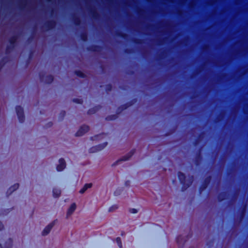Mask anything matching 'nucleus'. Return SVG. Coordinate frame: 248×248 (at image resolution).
Segmentation results:
<instances>
[{"label":"nucleus","instance_id":"obj_1","mask_svg":"<svg viewBox=\"0 0 248 248\" xmlns=\"http://www.w3.org/2000/svg\"><path fill=\"white\" fill-rule=\"evenodd\" d=\"M177 176L180 183L182 185L181 188L182 191H184L192 184L193 181V176H190L187 180H186V176L185 174L181 171H179L178 172Z\"/></svg>","mask_w":248,"mask_h":248},{"label":"nucleus","instance_id":"obj_2","mask_svg":"<svg viewBox=\"0 0 248 248\" xmlns=\"http://www.w3.org/2000/svg\"><path fill=\"white\" fill-rule=\"evenodd\" d=\"M192 236V233H189L186 236L183 237L182 235H179L176 238V242L179 248H183L186 242Z\"/></svg>","mask_w":248,"mask_h":248},{"label":"nucleus","instance_id":"obj_3","mask_svg":"<svg viewBox=\"0 0 248 248\" xmlns=\"http://www.w3.org/2000/svg\"><path fill=\"white\" fill-rule=\"evenodd\" d=\"M39 77L41 82H44L47 84L51 83L54 80V77L52 75L45 76V73L42 72H39Z\"/></svg>","mask_w":248,"mask_h":248},{"label":"nucleus","instance_id":"obj_4","mask_svg":"<svg viewBox=\"0 0 248 248\" xmlns=\"http://www.w3.org/2000/svg\"><path fill=\"white\" fill-rule=\"evenodd\" d=\"M137 101V98H134L130 101L119 106L117 109V114L121 113L123 110L127 109L128 107L132 106Z\"/></svg>","mask_w":248,"mask_h":248},{"label":"nucleus","instance_id":"obj_5","mask_svg":"<svg viewBox=\"0 0 248 248\" xmlns=\"http://www.w3.org/2000/svg\"><path fill=\"white\" fill-rule=\"evenodd\" d=\"M16 111L19 122L20 123H23L25 119L23 108L21 106H16Z\"/></svg>","mask_w":248,"mask_h":248},{"label":"nucleus","instance_id":"obj_6","mask_svg":"<svg viewBox=\"0 0 248 248\" xmlns=\"http://www.w3.org/2000/svg\"><path fill=\"white\" fill-rule=\"evenodd\" d=\"M108 145L107 142L98 144L94 146H93L89 149V152L91 153H95L103 149Z\"/></svg>","mask_w":248,"mask_h":248},{"label":"nucleus","instance_id":"obj_7","mask_svg":"<svg viewBox=\"0 0 248 248\" xmlns=\"http://www.w3.org/2000/svg\"><path fill=\"white\" fill-rule=\"evenodd\" d=\"M211 176L210 175L207 176L204 179L203 183H202V184L201 185V186H200V187L199 188V193L200 194H201L202 192L207 187V186H208V185H209V184L211 182Z\"/></svg>","mask_w":248,"mask_h":248},{"label":"nucleus","instance_id":"obj_8","mask_svg":"<svg viewBox=\"0 0 248 248\" xmlns=\"http://www.w3.org/2000/svg\"><path fill=\"white\" fill-rule=\"evenodd\" d=\"M89 129H90V128H89V126L85 125V124H83L79 127V128L78 129V131L75 133V136L76 137L82 136L84 134H85L86 133L88 132Z\"/></svg>","mask_w":248,"mask_h":248},{"label":"nucleus","instance_id":"obj_9","mask_svg":"<svg viewBox=\"0 0 248 248\" xmlns=\"http://www.w3.org/2000/svg\"><path fill=\"white\" fill-rule=\"evenodd\" d=\"M135 153V149L131 150L126 155L123 156L121 158H120V159L118 160L115 162H114L112 165V166H115L120 161L128 160L130 158H131L133 156V155Z\"/></svg>","mask_w":248,"mask_h":248},{"label":"nucleus","instance_id":"obj_10","mask_svg":"<svg viewBox=\"0 0 248 248\" xmlns=\"http://www.w3.org/2000/svg\"><path fill=\"white\" fill-rule=\"evenodd\" d=\"M56 25V22L55 20H50L46 22L43 27H44L46 31H49L54 29Z\"/></svg>","mask_w":248,"mask_h":248},{"label":"nucleus","instance_id":"obj_11","mask_svg":"<svg viewBox=\"0 0 248 248\" xmlns=\"http://www.w3.org/2000/svg\"><path fill=\"white\" fill-rule=\"evenodd\" d=\"M57 221V219L54 220L53 222L47 225L43 230L42 232V235L46 236L47 234H48L50 232L51 230L52 229L54 225H55V222H56Z\"/></svg>","mask_w":248,"mask_h":248},{"label":"nucleus","instance_id":"obj_12","mask_svg":"<svg viewBox=\"0 0 248 248\" xmlns=\"http://www.w3.org/2000/svg\"><path fill=\"white\" fill-rule=\"evenodd\" d=\"M102 47L99 45H92L87 47V49L90 52H100L101 51Z\"/></svg>","mask_w":248,"mask_h":248},{"label":"nucleus","instance_id":"obj_13","mask_svg":"<svg viewBox=\"0 0 248 248\" xmlns=\"http://www.w3.org/2000/svg\"><path fill=\"white\" fill-rule=\"evenodd\" d=\"M59 164L57 166L56 169L58 171L63 170L66 167V163L64 159L62 158L59 159Z\"/></svg>","mask_w":248,"mask_h":248},{"label":"nucleus","instance_id":"obj_14","mask_svg":"<svg viewBox=\"0 0 248 248\" xmlns=\"http://www.w3.org/2000/svg\"><path fill=\"white\" fill-rule=\"evenodd\" d=\"M202 148H200L196 154L194 162L196 166H199L202 160V156L201 154Z\"/></svg>","mask_w":248,"mask_h":248},{"label":"nucleus","instance_id":"obj_15","mask_svg":"<svg viewBox=\"0 0 248 248\" xmlns=\"http://www.w3.org/2000/svg\"><path fill=\"white\" fill-rule=\"evenodd\" d=\"M19 185L18 183L15 184L11 186H10L6 192V195L7 196L10 195L13 192L17 189L19 187Z\"/></svg>","mask_w":248,"mask_h":248},{"label":"nucleus","instance_id":"obj_16","mask_svg":"<svg viewBox=\"0 0 248 248\" xmlns=\"http://www.w3.org/2000/svg\"><path fill=\"white\" fill-rule=\"evenodd\" d=\"M102 107L101 105L95 106L94 107L90 108L87 111V114L89 115L95 114Z\"/></svg>","mask_w":248,"mask_h":248},{"label":"nucleus","instance_id":"obj_17","mask_svg":"<svg viewBox=\"0 0 248 248\" xmlns=\"http://www.w3.org/2000/svg\"><path fill=\"white\" fill-rule=\"evenodd\" d=\"M17 39L18 36L17 35H13L9 38L8 41L10 43V45L12 46V47H15Z\"/></svg>","mask_w":248,"mask_h":248},{"label":"nucleus","instance_id":"obj_18","mask_svg":"<svg viewBox=\"0 0 248 248\" xmlns=\"http://www.w3.org/2000/svg\"><path fill=\"white\" fill-rule=\"evenodd\" d=\"M76 209V204L75 203H73L71 204L70 207L68 208L67 212V217L72 215Z\"/></svg>","mask_w":248,"mask_h":248},{"label":"nucleus","instance_id":"obj_19","mask_svg":"<svg viewBox=\"0 0 248 248\" xmlns=\"http://www.w3.org/2000/svg\"><path fill=\"white\" fill-rule=\"evenodd\" d=\"M72 21L76 26H79L81 24L80 18L75 14L72 16Z\"/></svg>","mask_w":248,"mask_h":248},{"label":"nucleus","instance_id":"obj_20","mask_svg":"<svg viewBox=\"0 0 248 248\" xmlns=\"http://www.w3.org/2000/svg\"><path fill=\"white\" fill-rule=\"evenodd\" d=\"M227 194L226 192H221L217 195V200L218 202H221L224 200L226 197Z\"/></svg>","mask_w":248,"mask_h":248},{"label":"nucleus","instance_id":"obj_21","mask_svg":"<svg viewBox=\"0 0 248 248\" xmlns=\"http://www.w3.org/2000/svg\"><path fill=\"white\" fill-rule=\"evenodd\" d=\"M92 183H87L85 184L83 187L79 190V193L81 194L84 193L88 188H91L92 186Z\"/></svg>","mask_w":248,"mask_h":248},{"label":"nucleus","instance_id":"obj_22","mask_svg":"<svg viewBox=\"0 0 248 248\" xmlns=\"http://www.w3.org/2000/svg\"><path fill=\"white\" fill-rule=\"evenodd\" d=\"M53 196L55 198H58L61 194V191L60 189L57 188H53L52 190Z\"/></svg>","mask_w":248,"mask_h":248},{"label":"nucleus","instance_id":"obj_23","mask_svg":"<svg viewBox=\"0 0 248 248\" xmlns=\"http://www.w3.org/2000/svg\"><path fill=\"white\" fill-rule=\"evenodd\" d=\"M90 12L93 19H97L99 18V15L95 9H91Z\"/></svg>","mask_w":248,"mask_h":248},{"label":"nucleus","instance_id":"obj_24","mask_svg":"<svg viewBox=\"0 0 248 248\" xmlns=\"http://www.w3.org/2000/svg\"><path fill=\"white\" fill-rule=\"evenodd\" d=\"M8 62V58L6 57H3L0 60V71L1 70L2 67L4 66V65Z\"/></svg>","mask_w":248,"mask_h":248},{"label":"nucleus","instance_id":"obj_25","mask_svg":"<svg viewBox=\"0 0 248 248\" xmlns=\"http://www.w3.org/2000/svg\"><path fill=\"white\" fill-rule=\"evenodd\" d=\"M116 35L117 36L124 39H126L128 36L127 34L121 31H117L116 32Z\"/></svg>","mask_w":248,"mask_h":248},{"label":"nucleus","instance_id":"obj_26","mask_svg":"<svg viewBox=\"0 0 248 248\" xmlns=\"http://www.w3.org/2000/svg\"><path fill=\"white\" fill-rule=\"evenodd\" d=\"M74 73L78 77L81 78H85L86 77V75L80 70H76Z\"/></svg>","mask_w":248,"mask_h":248},{"label":"nucleus","instance_id":"obj_27","mask_svg":"<svg viewBox=\"0 0 248 248\" xmlns=\"http://www.w3.org/2000/svg\"><path fill=\"white\" fill-rule=\"evenodd\" d=\"M81 40L83 42H86L88 40V35L85 32H83L80 34V35Z\"/></svg>","mask_w":248,"mask_h":248},{"label":"nucleus","instance_id":"obj_28","mask_svg":"<svg viewBox=\"0 0 248 248\" xmlns=\"http://www.w3.org/2000/svg\"><path fill=\"white\" fill-rule=\"evenodd\" d=\"M117 118V115L116 114L110 115L107 116L105 119L107 121H112L114 120Z\"/></svg>","mask_w":248,"mask_h":248},{"label":"nucleus","instance_id":"obj_29","mask_svg":"<svg viewBox=\"0 0 248 248\" xmlns=\"http://www.w3.org/2000/svg\"><path fill=\"white\" fill-rule=\"evenodd\" d=\"M13 244V240L11 238H9L8 239V240L6 242L5 245L6 248H11Z\"/></svg>","mask_w":248,"mask_h":248},{"label":"nucleus","instance_id":"obj_30","mask_svg":"<svg viewBox=\"0 0 248 248\" xmlns=\"http://www.w3.org/2000/svg\"><path fill=\"white\" fill-rule=\"evenodd\" d=\"M204 134V133L203 132H202L198 136V138L196 139L195 141H194V145L195 146H196L198 144L200 140V139L202 138V136Z\"/></svg>","mask_w":248,"mask_h":248},{"label":"nucleus","instance_id":"obj_31","mask_svg":"<svg viewBox=\"0 0 248 248\" xmlns=\"http://www.w3.org/2000/svg\"><path fill=\"white\" fill-rule=\"evenodd\" d=\"M65 115H66L65 111L62 110L59 114V120L60 121H62L64 119V117L65 116Z\"/></svg>","mask_w":248,"mask_h":248},{"label":"nucleus","instance_id":"obj_32","mask_svg":"<svg viewBox=\"0 0 248 248\" xmlns=\"http://www.w3.org/2000/svg\"><path fill=\"white\" fill-rule=\"evenodd\" d=\"M132 42L137 45L141 44L142 43V40L139 38H133L132 39Z\"/></svg>","mask_w":248,"mask_h":248},{"label":"nucleus","instance_id":"obj_33","mask_svg":"<svg viewBox=\"0 0 248 248\" xmlns=\"http://www.w3.org/2000/svg\"><path fill=\"white\" fill-rule=\"evenodd\" d=\"M14 47H12V46L10 45H7L5 49V53L8 54L11 52V51L14 49Z\"/></svg>","mask_w":248,"mask_h":248},{"label":"nucleus","instance_id":"obj_34","mask_svg":"<svg viewBox=\"0 0 248 248\" xmlns=\"http://www.w3.org/2000/svg\"><path fill=\"white\" fill-rule=\"evenodd\" d=\"M118 208V205L117 204H114L113 205H112L111 206H110L109 209H108V212H113V211H114L115 210L117 209Z\"/></svg>","mask_w":248,"mask_h":248},{"label":"nucleus","instance_id":"obj_35","mask_svg":"<svg viewBox=\"0 0 248 248\" xmlns=\"http://www.w3.org/2000/svg\"><path fill=\"white\" fill-rule=\"evenodd\" d=\"M116 241L120 248H123L121 239L120 237H118L116 238Z\"/></svg>","mask_w":248,"mask_h":248},{"label":"nucleus","instance_id":"obj_36","mask_svg":"<svg viewBox=\"0 0 248 248\" xmlns=\"http://www.w3.org/2000/svg\"><path fill=\"white\" fill-rule=\"evenodd\" d=\"M72 101L73 102L79 104H82L83 102V100L79 98H74Z\"/></svg>","mask_w":248,"mask_h":248},{"label":"nucleus","instance_id":"obj_37","mask_svg":"<svg viewBox=\"0 0 248 248\" xmlns=\"http://www.w3.org/2000/svg\"><path fill=\"white\" fill-rule=\"evenodd\" d=\"M112 89V86L111 84H108L106 85V88H105V90L107 92L111 91Z\"/></svg>","mask_w":248,"mask_h":248},{"label":"nucleus","instance_id":"obj_38","mask_svg":"<svg viewBox=\"0 0 248 248\" xmlns=\"http://www.w3.org/2000/svg\"><path fill=\"white\" fill-rule=\"evenodd\" d=\"M123 189L122 188H117L114 192V195L115 196H118L121 194L122 193Z\"/></svg>","mask_w":248,"mask_h":248},{"label":"nucleus","instance_id":"obj_39","mask_svg":"<svg viewBox=\"0 0 248 248\" xmlns=\"http://www.w3.org/2000/svg\"><path fill=\"white\" fill-rule=\"evenodd\" d=\"M129 212L132 214H136L138 212V210L135 208H130L129 209Z\"/></svg>","mask_w":248,"mask_h":248},{"label":"nucleus","instance_id":"obj_40","mask_svg":"<svg viewBox=\"0 0 248 248\" xmlns=\"http://www.w3.org/2000/svg\"><path fill=\"white\" fill-rule=\"evenodd\" d=\"M99 136H100V135H95V136H94L93 137H91V140H97Z\"/></svg>","mask_w":248,"mask_h":248},{"label":"nucleus","instance_id":"obj_41","mask_svg":"<svg viewBox=\"0 0 248 248\" xmlns=\"http://www.w3.org/2000/svg\"><path fill=\"white\" fill-rule=\"evenodd\" d=\"M124 52L127 54H130L132 52V50L131 49L126 48L124 50Z\"/></svg>","mask_w":248,"mask_h":248},{"label":"nucleus","instance_id":"obj_42","mask_svg":"<svg viewBox=\"0 0 248 248\" xmlns=\"http://www.w3.org/2000/svg\"><path fill=\"white\" fill-rule=\"evenodd\" d=\"M33 39V36H32V34L29 37H28V39H27V41L29 42V43H30L32 41Z\"/></svg>","mask_w":248,"mask_h":248},{"label":"nucleus","instance_id":"obj_43","mask_svg":"<svg viewBox=\"0 0 248 248\" xmlns=\"http://www.w3.org/2000/svg\"><path fill=\"white\" fill-rule=\"evenodd\" d=\"M33 55V51L32 50H31L30 52V53H29V59H31V57H32Z\"/></svg>","mask_w":248,"mask_h":248},{"label":"nucleus","instance_id":"obj_44","mask_svg":"<svg viewBox=\"0 0 248 248\" xmlns=\"http://www.w3.org/2000/svg\"><path fill=\"white\" fill-rule=\"evenodd\" d=\"M130 182L129 180H127L125 182L124 185L126 186H130Z\"/></svg>","mask_w":248,"mask_h":248},{"label":"nucleus","instance_id":"obj_45","mask_svg":"<svg viewBox=\"0 0 248 248\" xmlns=\"http://www.w3.org/2000/svg\"><path fill=\"white\" fill-rule=\"evenodd\" d=\"M4 229V226L2 222L0 221V231H2Z\"/></svg>","mask_w":248,"mask_h":248},{"label":"nucleus","instance_id":"obj_46","mask_svg":"<svg viewBox=\"0 0 248 248\" xmlns=\"http://www.w3.org/2000/svg\"><path fill=\"white\" fill-rule=\"evenodd\" d=\"M245 211V207H244L242 210V213L241 214V217H243Z\"/></svg>","mask_w":248,"mask_h":248},{"label":"nucleus","instance_id":"obj_47","mask_svg":"<svg viewBox=\"0 0 248 248\" xmlns=\"http://www.w3.org/2000/svg\"><path fill=\"white\" fill-rule=\"evenodd\" d=\"M47 125H48V127H51V126H52L53 125V123L52 122H49L48 124H47Z\"/></svg>","mask_w":248,"mask_h":248},{"label":"nucleus","instance_id":"obj_48","mask_svg":"<svg viewBox=\"0 0 248 248\" xmlns=\"http://www.w3.org/2000/svg\"><path fill=\"white\" fill-rule=\"evenodd\" d=\"M213 241L212 240L209 242V244L207 243V245H209V246H210L211 245H213Z\"/></svg>","mask_w":248,"mask_h":248},{"label":"nucleus","instance_id":"obj_49","mask_svg":"<svg viewBox=\"0 0 248 248\" xmlns=\"http://www.w3.org/2000/svg\"><path fill=\"white\" fill-rule=\"evenodd\" d=\"M121 235L122 236H124V235H125V232H124V231H122V232H121Z\"/></svg>","mask_w":248,"mask_h":248},{"label":"nucleus","instance_id":"obj_50","mask_svg":"<svg viewBox=\"0 0 248 248\" xmlns=\"http://www.w3.org/2000/svg\"><path fill=\"white\" fill-rule=\"evenodd\" d=\"M141 11H142V10H141V9H139V10H138L137 11V13H138V14H140V12H141Z\"/></svg>","mask_w":248,"mask_h":248},{"label":"nucleus","instance_id":"obj_51","mask_svg":"<svg viewBox=\"0 0 248 248\" xmlns=\"http://www.w3.org/2000/svg\"><path fill=\"white\" fill-rule=\"evenodd\" d=\"M0 248H3L1 244H0Z\"/></svg>","mask_w":248,"mask_h":248},{"label":"nucleus","instance_id":"obj_52","mask_svg":"<svg viewBox=\"0 0 248 248\" xmlns=\"http://www.w3.org/2000/svg\"><path fill=\"white\" fill-rule=\"evenodd\" d=\"M53 10H52L51 11V14L53 13Z\"/></svg>","mask_w":248,"mask_h":248},{"label":"nucleus","instance_id":"obj_53","mask_svg":"<svg viewBox=\"0 0 248 248\" xmlns=\"http://www.w3.org/2000/svg\"><path fill=\"white\" fill-rule=\"evenodd\" d=\"M47 1H50V0H47Z\"/></svg>","mask_w":248,"mask_h":248}]
</instances>
